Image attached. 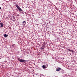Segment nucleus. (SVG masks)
I'll return each mask as SVG.
<instances>
[{"label":"nucleus","mask_w":77,"mask_h":77,"mask_svg":"<svg viewBox=\"0 0 77 77\" xmlns=\"http://www.w3.org/2000/svg\"><path fill=\"white\" fill-rule=\"evenodd\" d=\"M18 60L20 61V62H26V60H23L22 59H21L20 58H18Z\"/></svg>","instance_id":"obj_1"},{"label":"nucleus","mask_w":77,"mask_h":77,"mask_svg":"<svg viewBox=\"0 0 77 77\" xmlns=\"http://www.w3.org/2000/svg\"><path fill=\"white\" fill-rule=\"evenodd\" d=\"M16 7L18 9L19 11L20 12H21L23 11L22 9H21V8L20 7V6H18V5L16 4Z\"/></svg>","instance_id":"obj_2"},{"label":"nucleus","mask_w":77,"mask_h":77,"mask_svg":"<svg viewBox=\"0 0 77 77\" xmlns=\"http://www.w3.org/2000/svg\"><path fill=\"white\" fill-rule=\"evenodd\" d=\"M44 48H45V46H44V45H43L42 47H41L40 49L41 50H43V51H44Z\"/></svg>","instance_id":"obj_3"},{"label":"nucleus","mask_w":77,"mask_h":77,"mask_svg":"<svg viewBox=\"0 0 77 77\" xmlns=\"http://www.w3.org/2000/svg\"><path fill=\"white\" fill-rule=\"evenodd\" d=\"M4 25L3 23H0V27H3Z\"/></svg>","instance_id":"obj_4"},{"label":"nucleus","mask_w":77,"mask_h":77,"mask_svg":"<svg viewBox=\"0 0 77 77\" xmlns=\"http://www.w3.org/2000/svg\"><path fill=\"white\" fill-rule=\"evenodd\" d=\"M26 21H24L22 22V25L23 26H25L26 25Z\"/></svg>","instance_id":"obj_5"},{"label":"nucleus","mask_w":77,"mask_h":77,"mask_svg":"<svg viewBox=\"0 0 77 77\" xmlns=\"http://www.w3.org/2000/svg\"><path fill=\"white\" fill-rule=\"evenodd\" d=\"M60 70H61V68H57V69H56V71H60Z\"/></svg>","instance_id":"obj_6"},{"label":"nucleus","mask_w":77,"mask_h":77,"mask_svg":"<svg viewBox=\"0 0 77 77\" xmlns=\"http://www.w3.org/2000/svg\"><path fill=\"white\" fill-rule=\"evenodd\" d=\"M4 36L5 38H7V36H8V35L5 34H4Z\"/></svg>","instance_id":"obj_7"},{"label":"nucleus","mask_w":77,"mask_h":77,"mask_svg":"<svg viewBox=\"0 0 77 77\" xmlns=\"http://www.w3.org/2000/svg\"><path fill=\"white\" fill-rule=\"evenodd\" d=\"M42 67H43V69H45V68H46V66H45L44 65H43Z\"/></svg>","instance_id":"obj_8"},{"label":"nucleus","mask_w":77,"mask_h":77,"mask_svg":"<svg viewBox=\"0 0 77 77\" xmlns=\"http://www.w3.org/2000/svg\"><path fill=\"white\" fill-rule=\"evenodd\" d=\"M67 50L69 51L70 52H71V50L70 49H67Z\"/></svg>","instance_id":"obj_9"},{"label":"nucleus","mask_w":77,"mask_h":77,"mask_svg":"<svg viewBox=\"0 0 77 77\" xmlns=\"http://www.w3.org/2000/svg\"><path fill=\"white\" fill-rule=\"evenodd\" d=\"M71 51L72 52V53H73L74 52V51L72 50H71Z\"/></svg>","instance_id":"obj_10"},{"label":"nucleus","mask_w":77,"mask_h":77,"mask_svg":"<svg viewBox=\"0 0 77 77\" xmlns=\"http://www.w3.org/2000/svg\"><path fill=\"white\" fill-rule=\"evenodd\" d=\"M0 9H2V8H1V7H0Z\"/></svg>","instance_id":"obj_11"}]
</instances>
